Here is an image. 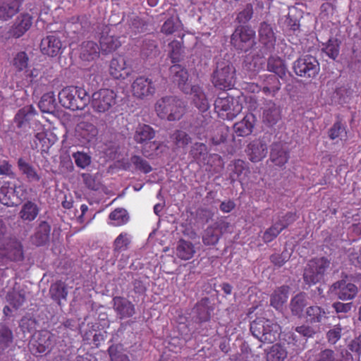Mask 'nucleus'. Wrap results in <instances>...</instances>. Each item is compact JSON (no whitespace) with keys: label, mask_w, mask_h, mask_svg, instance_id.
Listing matches in <instances>:
<instances>
[{"label":"nucleus","mask_w":361,"mask_h":361,"mask_svg":"<svg viewBox=\"0 0 361 361\" xmlns=\"http://www.w3.org/2000/svg\"><path fill=\"white\" fill-rule=\"evenodd\" d=\"M185 104L176 96H165L158 99L154 109L157 116L169 121L180 120L185 111Z\"/></svg>","instance_id":"obj_1"},{"label":"nucleus","mask_w":361,"mask_h":361,"mask_svg":"<svg viewBox=\"0 0 361 361\" xmlns=\"http://www.w3.org/2000/svg\"><path fill=\"white\" fill-rule=\"evenodd\" d=\"M60 104L73 111L83 109L90 102V95L80 87L68 86L59 93Z\"/></svg>","instance_id":"obj_2"},{"label":"nucleus","mask_w":361,"mask_h":361,"mask_svg":"<svg viewBox=\"0 0 361 361\" xmlns=\"http://www.w3.org/2000/svg\"><path fill=\"white\" fill-rule=\"evenodd\" d=\"M90 106L97 114H111L117 104V93L109 88H102L90 97Z\"/></svg>","instance_id":"obj_3"},{"label":"nucleus","mask_w":361,"mask_h":361,"mask_svg":"<svg viewBox=\"0 0 361 361\" xmlns=\"http://www.w3.org/2000/svg\"><path fill=\"white\" fill-rule=\"evenodd\" d=\"M252 335L262 343H273L281 332V326L273 321L260 319L253 321L250 324Z\"/></svg>","instance_id":"obj_4"},{"label":"nucleus","mask_w":361,"mask_h":361,"mask_svg":"<svg viewBox=\"0 0 361 361\" xmlns=\"http://www.w3.org/2000/svg\"><path fill=\"white\" fill-rule=\"evenodd\" d=\"M236 81V71L233 64L228 63H218L212 74V82L219 90L232 89Z\"/></svg>","instance_id":"obj_5"},{"label":"nucleus","mask_w":361,"mask_h":361,"mask_svg":"<svg viewBox=\"0 0 361 361\" xmlns=\"http://www.w3.org/2000/svg\"><path fill=\"white\" fill-rule=\"evenodd\" d=\"M330 265V261L324 257H316L309 261L303 274V279L309 286L319 282Z\"/></svg>","instance_id":"obj_6"},{"label":"nucleus","mask_w":361,"mask_h":361,"mask_svg":"<svg viewBox=\"0 0 361 361\" xmlns=\"http://www.w3.org/2000/svg\"><path fill=\"white\" fill-rule=\"evenodd\" d=\"M295 73L301 78H314L320 71V65L315 56L306 54L299 57L293 66Z\"/></svg>","instance_id":"obj_7"},{"label":"nucleus","mask_w":361,"mask_h":361,"mask_svg":"<svg viewBox=\"0 0 361 361\" xmlns=\"http://www.w3.org/2000/svg\"><path fill=\"white\" fill-rule=\"evenodd\" d=\"M255 31L248 25L238 26L231 37V44L238 50L247 51L254 44Z\"/></svg>","instance_id":"obj_8"},{"label":"nucleus","mask_w":361,"mask_h":361,"mask_svg":"<svg viewBox=\"0 0 361 361\" xmlns=\"http://www.w3.org/2000/svg\"><path fill=\"white\" fill-rule=\"evenodd\" d=\"M157 90L155 82L145 75L137 77L131 84L133 95L140 99H146L152 97Z\"/></svg>","instance_id":"obj_9"},{"label":"nucleus","mask_w":361,"mask_h":361,"mask_svg":"<svg viewBox=\"0 0 361 361\" xmlns=\"http://www.w3.org/2000/svg\"><path fill=\"white\" fill-rule=\"evenodd\" d=\"M215 110L228 120H232L242 111L243 106L231 97H218L214 103Z\"/></svg>","instance_id":"obj_10"},{"label":"nucleus","mask_w":361,"mask_h":361,"mask_svg":"<svg viewBox=\"0 0 361 361\" xmlns=\"http://www.w3.org/2000/svg\"><path fill=\"white\" fill-rule=\"evenodd\" d=\"M66 46L63 44L58 33H53L44 37L40 43V50L44 55L56 57L61 55Z\"/></svg>","instance_id":"obj_11"},{"label":"nucleus","mask_w":361,"mask_h":361,"mask_svg":"<svg viewBox=\"0 0 361 361\" xmlns=\"http://www.w3.org/2000/svg\"><path fill=\"white\" fill-rule=\"evenodd\" d=\"M32 25V17L29 13H20L6 32L7 39H18L23 36Z\"/></svg>","instance_id":"obj_12"},{"label":"nucleus","mask_w":361,"mask_h":361,"mask_svg":"<svg viewBox=\"0 0 361 361\" xmlns=\"http://www.w3.org/2000/svg\"><path fill=\"white\" fill-rule=\"evenodd\" d=\"M245 152L251 162H259L267 155V142L262 138L255 139L247 145Z\"/></svg>","instance_id":"obj_13"},{"label":"nucleus","mask_w":361,"mask_h":361,"mask_svg":"<svg viewBox=\"0 0 361 361\" xmlns=\"http://www.w3.org/2000/svg\"><path fill=\"white\" fill-rule=\"evenodd\" d=\"M228 222L220 221L208 226L204 231L202 242L205 245H215L218 243L224 232L228 228Z\"/></svg>","instance_id":"obj_14"},{"label":"nucleus","mask_w":361,"mask_h":361,"mask_svg":"<svg viewBox=\"0 0 361 361\" xmlns=\"http://www.w3.org/2000/svg\"><path fill=\"white\" fill-rule=\"evenodd\" d=\"M331 289L341 300H353L358 293V288L355 284L348 283L343 279L334 283Z\"/></svg>","instance_id":"obj_15"},{"label":"nucleus","mask_w":361,"mask_h":361,"mask_svg":"<svg viewBox=\"0 0 361 361\" xmlns=\"http://www.w3.org/2000/svg\"><path fill=\"white\" fill-rule=\"evenodd\" d=\"M113 307L120 319L132 317L135 314V305L123 296H115L112 299Z\"/></svg>","instance_id":"obj_16"},{"label":"nucleus","mask_w":361,"mask_h":361,"mask_svg":"<svg viewBox=\"0 0 361 361\" xmlns=\"http://www.w3.org/2000/svg\"><path fill=\"white\" fill-rule=\"evenodd\" d=\"M132 68L127 65L125 56L118 55L114 57L109 65V73L115 79H126L130 75Z\"/></svg>","instance_id":"obj_17"},{"label":"nucleus","mask_w":361,"mask_h":361,"mask_svg":"<svg viewBox=\"0 0 361 361\" xmlns=\"http://www.w3.org/2000/svg\"><path fill=\"white\" fill-rule=\"evenodd\" d=\"M97 135L98 129L94 124L82 121L76 126L74 136L82 145H86L94 140Z\"/></svg>","instance_id":"obj_18"},{"label":"nucleus","mask_w":361,"mask_h":361,"mask_svg":"<svg viewBox=\"0 0 361 361\" xmlns=\"http://www.w3.org/2000/svg\"><path fill=\"white\" fill-rule=\"evenodd\" d=\"M52 346V335L48 331H41L34 336L30 341L33 354H42L49 351Z\"/></svg>","instance_id":"obj_19"},{"label":"nucleus","mask_w":361,"mask_h":361,"mask_svg":"<svg viewBox=\"0 0 361 361\" xmlns=\"http://www.w3.org/2000/svg\"><path fill=\"white\" fill-rule=\"evenodd\" d=\"M169 73L171 80L177 83L181 91L189 94L191 86L187 82L189 76L188 71L179 64H173L170 67Z\"/></svg>","instance_id":"obj_20"},{"label":"nucleus","mask_w":361,"mask_h":361,"mask_svg":"<svg viewBox=\"0 0 361 361\" xmlns=\"http://www.w3.org/2000/svg\"><path fill=\"white\" fill-rule=\"evenodd\" d=\"M51 227L50 224L45 221H41L35 228L33 235L30 237L32 245L37 247H42L49 244L50 241Z\"/></svg>","instance_id":"obj_21"},{"label":"nucleus","mask_w":361,"mask_h":361,"mask_svg":"<svg viewBox=\"0 0 361 361\" xmlns=\"http://www.w3.org/2000/svg\"><path fill=\"white\" fill-rule=\"evenodd\" d=\"M213 311L210 305V300L208 298H202L199 300L192 309L194 319L196 322L203 323L209 322Z\"/></svg>","instance_id":"obj_22"},{"label":"nucleus","mask_w":361,"mask_h":361,"mask_svg":"<svg viewBox=\"0 0 361 361\" xmlns=\"http://www.w3.org/2000/svg\"><path fill=\"white\" fill-rule=\"evenodd\" d=\"M256 118L252 114H246L239 122L233 125V131L238 137H246L250 135L255 127Z\"/></svg>","instance_id":"obj_23"},{"label":"nucleus","mask_w":361,"mask_h":361,"mask_svg":"<svg viewBox=\"0 0 361 361\" xmlns=\"http://www.w3.org/2000/svg\"><path fill=\"white\" fill-rule=\"evenodd\" d=\"M262 78V91L266 96L275 97L281 90L279 77L276 75H263Z\"/></svg>","instance_id":"obj_24"},{"label":"nucleus","mask_w":361,"mask_h":361,"mask_svg":"<svg viewBox=\"0 0 361 361\" xmlns=\"http://www.w3.org/2000/svg\"><path fill=\"white\" fill-rule=\"evenodd\" d=\"M100 48L93 41H85L79 47V57L85 61H92L99 56Z\"/></svg>","instance_id":"obj_25"},{"label":"nucleus","mask_w":361,"mask_h":361,"mask_svg":"<svg viewBox=\"0 0 361 361\" xmlns=\"http://www.w3.org/2000/svg\"><path fill=\"white\" fill-rule=\"evenodd\" d=\"M35 114L32 106H26L20 109L13 118L16 126L19 129L30 128V121Z\"/></svg>","instance_id":"obj_26"},{"label":"nucleus","mask_w":361,"mask_h":361,"mask_svg":"<svg viewBox=\"0 0 361 361\" xmlns=\"http://www.w3.org/2000/svg\"><path fill=\"white\" fill-rule=\"evenodd\" d=\"M156 130L149 125L140 123L135 129L133 140L137 145H142L155 137Z\"/></svg>","instance_id":"obj_27"},{"label":"nucleus","mask_w":361,"mask_h":361,"mask_svg":"<svg viewBox=\"0 0 361 361\" xmlns=\"http://www.w3.org/2000/svg\"><path fill=\"white\" fill-rule=\"evenodd\" d=\"M20 0H0V20L7 21L20 10Z\"/></svg>","instance_id":"obj_28"},{"label":"nucleus","mask_w":361,"mask_h":361,"mask_svg":"<svg viewBox=\"0 0 361 361\" xmlns=\"http://www.w3.org/2000/svg\"><path fill=\"white\" fill-rule=\"evenodd\" d=\"M17 166L20 173L24 176L28 182H39L41 176L38 173L36 168L24 158H19L17 161Z\"/></svg>","instance_id":"obj_29"},{"label":"nucleus","mask_w":361,"mask_h":361,"mask_svg":"<svg viewBox=\"0 0 361 361\" xmlns=\"http://www.w3.org/2000/svg\"><path fill=\"white\" fill-rule=\"evenodd\" d=\"M101 50L105 54H109L121 46L120 37L115 35H111L107 32L103 31L99 38Z\"/></svg>","instance_id":"obj_30"},{"label":"nucleus","mask_w":361,"mask_h":361,"mask_svg":"<svg viewBox=\"0 0 361 361\" xmlns=\"http://www.w3.org/2000/svg\"><path fill=\"white\" fill-rule=\"evenodd\" d=\"M189 93L192 94V102L195 106L202 112L207 111L209 108L208 99L202 88L199 85H192Z\"/></svg>","instance_id":"obj_31"},{"label":"nucleus","mask_w":361,"mask_h":361,"mask_svg":"<svg viewBox=\"0 0 361 361\" xmlns=\"http://www.w3.org/2000/svg\"><path fill=\"white\" fill-rule=\"evenodd\" d=\"M270 161L279 166H284L289 159L288 152L283 149L280 142H274L271 149Z\"/></svg>","instance_id":"obj_32"},{"label":"nucleus","mask_w":361,"mask_h":361,"mask_svg":"<svg viewBox=\"0 0 361 361\" xmlns=\"http://www.w3.org/2000/svg\"><path fill=\"white\" fill-rule=\"evenodd\" d=\"M259 42L267 48H273L276 44V36L273 28L267 22L260 23L259 29Z\"/></svg>","instance_id":"obj_33"},{"label":"nucleus","mask_w":361,"mask_h":361,"mask_svg":"<svg viewBox=\"0 0 361 361\" xmlns=\"http://www.w3.org/2000/svg\"><path fill=\"white\" fill-rule=\"evenodd\" d=\"M0 202L8 207L17 205L15 197V184L5 182L0 188Z\"/></svg>","instance_id":"obj_34"},{"label":"nucleus","mask_w":361,"mask_h":361,"mask_svg":"<svg viewBox=\"0 0 361 361\" xmlns=\"http://www.w3.org/2000/svg\"><path fill=\"white\" fill-rule=\"evenodd\" d=\"M109 225L114 227H120L129 222L130 215L126 209L118 207L109 214Z\"/></svg>","instance_id":"obj_35"},{"label":"nucleus","mask_w":361,"mask_h":361,"mask_svg":"<svg viewBox=\"0 0 361 361\" xmlns=\"http://www.w3.org/2000/svg\"><path fill=\"white\" fill-rule=\"evenodd\" d=\"M289 287L282 286L276 288L271 295V305L276 310L281 309L287 302L288 298Z\"/></svg>","instance_id":"obj_36"},{"label":"nucleus","mask_w":361,"mask_h":361,"mask_svg":"<svg viewBox=\"0 0 361 361\" xmlns=\"http://www.w3.org/2000/svg\"><path fill=\"white\" fill-rule=\"evenodd\" d=\"M267 70L274 75L283 79L286 75L287 68L283 60L279 57L271 56L267 61Z\"/></svg>","instance_id":"obj_37"},{"label":"nucleus","mask_w":361,"mask_h":361,"mask_svg":"<svg viewBox=\"0 0 361 361\" xmlns=\"http://www.w3.org/2000/svg\"><path fill=\"white\" fill-rule=\"evenodd\" d=\"M49 294L51 299L60 305L61 300H66L68 296V288L65 282L59 280L52 283L49 289Z\"/></svg>","instance_id":"obj_38"},{"label":"nucleus","mask_w":361,"mask_h":361,"mask_svg":"<svg viewBox=\"0 0 361 361\" xmlns=\"http://www.w3.org/2000/svg\"><path fill=\"white\" fill-rule=\"evenodd\" d=\"M161 146V142L152 140L140 145V152L146 158L154 159L161 153L160 150Z\"/></svg>","instance_id":"obj_39"},{"label":"nucleus","mask_w":361,"mask_h":361,"mask_svg":"<svg viewBox=\"0 0 361 361\" xmlns=\"http://www.w3.org/2000/svg\"><path fill=\"white\" fill-rule=\"evenodd\" d=\"M14 341V336L12 330L2 325L0 326V356L4 355L6 350L12 346Z\"/></svg>","instance_id":"obj_40"},{"label":"nucleus","mask_w":361,"mask_h":361,"mask_svg":"<svg viewBox=\"0 0 361 361\" xmlns=\"http://www.w3.org/2000/svg\"><path fill=\"white\" fill-rule=\"evenodd\" d=\"M289 226V223L277 221L263 233L262 239L265 243L273 241L282 231Z\"/></svg>","instance_id":"obj_41"},{"label":"nucleus","mask_w":361,"mask_h":361,"mask_svg":"<svg viewBox=\"0 0 361 361\" xmlns=\"http://www.w3.org/2000/svg\"><path fill=\"white\" fill-rule=\"evenodd\" d=\"M195 253L193 244L191 242L180 240L176 247L177 256L183 260H188L192 258Z\"/></svg>","instance_id":"obj_42"},{"label":"nucleus","mask_w":361,"mask_h":361,"mask_svg":"<svg viewBox=\"0 0 361 361\" xmlns=\"http://www.w3.org/2000/svg\"><path fill=\"white\" fill-rule=\"evenodd\" d=\"M280 110L276 104L270 102L268 106L263 111V121L267 125L272 126L280 119Z\"/></svg>","instance_id":"obj_43"},{"label":"nucleus","mask_w":361,"mask_h":361,"mask_svg":"<svg viewBox=\"0 0 361 361\" xmlns=\"http://www.w3.org/2000/svg\"><path fill=\"white\" fill-rule=\"evenodd\" d=\"M308 321L313 323H322L328 318V313L321 307L317 305L310 306L306 310Z\"/></svg>","instance_id":"obj_44"},{"label":"nucleus","mask_w":361,"mask_h":361,"mask_svg":"<svg viewBox=\"0 0 361 361\" xmlns=\"http://www.w3.org/2000/svg\"><path fill=\"white\" fill-rule=\"evenodd\" d=\"M39 207L32 201L26 202L21 208L20 216L24 221H32L39 214Z\"/></svg>","instance_id":"obj_45"},{"label":"nucleus","mask_w":361,"mask_h":361,"mask_svg":"<svg viewBox=\"0 0 361 361\" xmlns=\"http://www.w3.org/2000/svg\"><path fill=\"white\" fill-rule=\"evenodd\" d=\"M29 56L25 51H19L14 55L11 65L16 72L20 73L26 71L29 64Z\"/></svg>","instance_id":"obj_46"},{"label":"nucleus","mask_w":361,"mask_h":361,"mask_svg":"<svg viewBox=\"0 0 361 361\" xmlns=\"http://www.w3.org/2000/svg\"><path fill=\"white\" fill-rule=\"evenodd\" d=\"M341 42L335 37H331L324 44L322 51L331 59L335 60L339 55Z\"/></svg>","instance_id":"obj_47"},{"label":"nucleus","mask_w":361,"mask_h":361,"mask_svg":"<svg viewBox=\"0 0 361 361\" xmlns=\"http://www.w3.org/2000/svg\"><path fill=\"white\" fill-rule=\"evenodd\" d=\"M306 305L307 302L305 294L301 293L297 294L290 300V307L292 314L295 316L300 317Z\"/></svg>","instance_id":"obj_48"},{"label":"nucleus","mask_w":361,"mask_h":361,"mask_svg":"<svg viewBox=\"0 0 361 361\" xmlns=\"http://www.w3.org/2000/svg\"><path fill=\"white\" fill-rule=\"evenodd\" d=\"M288 355L287 350L280 344L271 346L267 353V361H283Z\"/></svg>","instance_id":"obj_49"},{"label":"nucleus","mask_w":361,"mask_h":361,"mask_svg":"<svg viewBox=\"0 0 361 361\" xmlns=\"http://www.w3.org/2000/svg\"><path fill=\"white\" fill-rule=\"evenodd\" d=\"M170 138L177 148L185 147L191 142L189 135L180 130H175L171 135Z\"/></svg>","instance_id":"obj_50"},{"label":"nucleus","mask_w":361,"mask_h":361,"mask_svg":"<svg viewBox=\"0 0 361 361\" xmlns=\"http://www.w3.org/2000/svg\"><path fill=\"white\" fill-rule=\"evenodd\" d=\"M208 154V149L205 144L200 142H195L191 147L190 150V155L196 161L205 160Z\"/></svg>","instance_id":"obj_51"},{"label":"nucleus","mask_w":361,"mask_h":361,"mask_svg":"<svg viewBox=\"0 0 361 361\" xmlns=\"http://www.w3.org/2000/svg\"><path fill=\"white\" fill-rule=\"evenodd\" d=\"M130 243V235L128 233H121L114 241V252H121L128 249Z\"/></svg>","instance_id":"obj_52"},{"label":"nucleus","mask_w":361,"mask_h":361,"mask_svg":"<svg viewBox=\"0 0 361 361\" xmlns=\"http://www.w3.org/2000/svg\"><path fill=\"white\" fill-rule=\"evenodd\" d=\"M328 134L329 138L333 140L336 138L345 140L347 137V131L345 127L341 123L340 121H338L334 123V125L329 128Z\"/></svg>","instance_id":"obj_53"},{"label":"nucleus","mask_w":361,"mask_h":361,"mask_svg":"<svg viewBox=\"0 0 361 361\" xmlns=\"http://www.w3.org/2000/svg\"><path fill=\"white\" fill-rule=\"evenodd\" d=\"M130 161L136 170L143 173L147 174L152 171V167L149 163L139 155H133Z\"/></svg>","instance_id":"obj_54"},{"label":"nucleus","mask_w":361,"mask_h":361,"mask_svg":"<svg viewBox=\"0 0 361 361\" xmlns=\"http://www.w3.org/2000/svg\"><path fill=\"white\" fill-rule=\"evenodd\" d=\"M170 48L169 58L171 59V63L176 64L180 61L182 56V44L178 40H173L169 44Z\"/></svg>","instance_id":"obj_55"},{"label":"nucleus","mask_w":361,"mask_h":361,"mask_svg":"<svg viewBox=\"0 0 361 361\" xmlns=\"http://www.w3.org/2000/svg\"><path fill=\"white\" fill-rule=\"evenodd\" d=\"M55 106V95L54 92H49L44 94L39 102V107L43 112H49Z\"/></svg>","instance_id":"obj_56"},{"label":"nucleus","mask_w":361,"mask_h":361,"mask_svg":"<svg viewBox=\"0 0 361 361\" xmlns=\"http://www.w3.org/2000/svg\"><path fill=\"white\" fill-rule=\"evenodd\" d=\"M72 157L74 159L75 165L82 169L90 166L92 161L91 156L84 152L78 151L76 152H73Z\"/></svg>","instance_id":"obj_57"},{"label":"nucleus","mask_w":361,"mask_h":361,"mask_svg":"<svg viewBox=\"0 0 361 361\" xmlns=\"http://www.w3.org/2000/svg\"><path fill=\"white\" fill-rule=\"evenodd\" d=\"M128 24L133 32L137 34L144 30L146 24L141 18L134 13H131L130 16H128Z\"/></svg>","instance_id":"obj_58"},{"label":"nucleus","mask_w":361,"mask_h":361,"mask_svg":"<svg viewBox=\"0 0 361 361\" xmlns=\"http://www.w3.org/2000/svg\"><path fill=\"white\" fill-rule=\"evenodd\" d=\"M230 167L231 171L230 178L232 180L238 178L243 171L247 169L245 161L241 159L234 160L230 165Z\"/></svg>","instance_id":"obj_59"},{"label":"nucleus","mask_w":361,"mask_h":361,"mask_svg":"<svg viewBox=\"0 0 361 361\" xmlns=\"http://www.w3.org/2000/svg\"><path fill=\"white\" fill-rule=\"evenodd\" d=\"M290 254L287 250H284L281 253H274L270 255V262L276 267H281L289 260Z\"/></svg>","instance_id":"obj_60"},{"label":"nucleus","mask_w":361,"mask_h":361,"mask_svg":"<svg viewBox=\"0 0 361 361\" xmlns=\"http://www.w3.org/2000/svg\"><path fill=\"white\" fill-rule=\"evenodd\" d=\"M121 347L118 345H111L108 349V352L111 361H130L128 356L123 353L120 350Z\"/></svg>","instance_id":"obj_61"},{"label":"nucleus","mask_w":361,"mask_h":361,"mask_svg":"<svg viewBox=\"0 0 361 361\" xmlns=\"http://www.w3.org/2000/svg\"><path fill=\"white\" fill-rule=\"evenodd\" d=\"M314 361H342L341 357L333 350L325 349L319 353Z\"/></svg>","instance_id":"obj_62"},{"label":"nucleus","mask_w":361,"mask_h":361,"mask_svg":"<svg viewBox=\"0 0 361 361\" xmlns=\"http://www.w3.org/2000/svg\"><path fill=\"white\" fill-rule=\"evenodd\" d=\"M343 328L341 325H336L334 328L329 329L326 333L328 342L331 344H336L341 338Z\"/></svg>","instance_id":"obj_63"},{"label":"nucleus","mask_w":361,"mask_h":361,"mask_svg":"<svg viewBox=\"0 0 361 361\" xmlns=\"http://www.w3.org/2000/svg\"><path fill=\"white\" fill-rule=\"evenodd\" d=\"M252 16L253 6L251 4H247L243 10L238 13L236 20L239 23H246L251 20Z\"/></svg>","instance_id":"obj_64"}]
</instances>
